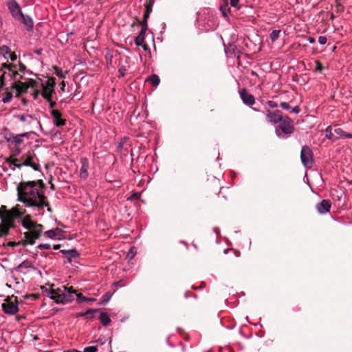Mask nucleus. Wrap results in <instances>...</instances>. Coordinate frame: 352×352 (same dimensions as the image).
I'll use <instances>...</instances> for the list:
<instances>
[{
  "instance_id": "nucleus-1",
  "label": "nucleus",
  "mask_w": 352,
  "mask_h": 352,
  "mask_svg": "<svg viewBox=\"0 0 352 352\" xmlns=\"http://www.w3.org/2000/svg\"><path fill=\"white\" fill-rule=\"evenodd\" d=\"M17 194L18 200L27 207H34L36 214H43L45 207H47L48 212H52L47 197L44 195L42 182H21L17 186Z\"/></svg>"
},
{
  "instance_id": "nucleus-2",
  "label": "nucleus",
  "mask_w": 352,
  "mask_h": 352,
  "mask_svg": "<svg viewBox=\"0 0 352 352\" xmlns=\"http://www.w3.org/2000/svg\"><path fill=\"white\" fill-rule=\"evenodd\" d=\"M55 85L56 82L55 78H51L45 82H44L42 79L38 78L36 80H30L28 82V87H30L32 88H41V96L47 101H50L54 93ZM12 87V88L16 89L18 94L25 91V89L27 88V86L20 82H14Z\"/></svg>"
},
{
  "instance_id": "nucleus-3",
  "label": "nucleus",
  "mask_w": 352,
  "mask_h": 352,
  "mask_svg": "<svg viewBox=\"0 0 352 352\" xmlns=\"http://www.w3.org/2000/svg\"><path fill=\"white\" fill-rule=\"evenodd\" d=\"M24 214L21 217L16 219H20L21 226L28 230L24 234L25 239L23 245H34L35 240L40 237L43 232V226L32 221L30 215L24 216Z\"/></svg>"
},
{
  "instance_id": "nucleus-4",
  "label": "nucleus",
  "mask_w": 352,
  "mask_h": 352,
  "mask_svg": "<svg viewBox=\"0 0 352 352\" xmlns=\"http://www.w3.org/2000/svg\"><path fill=\"white\" fill-rule=\"evenodd\" d=\"M76 290L72 287L61 285L54 287L52 285L48 292L49 297L54 300L56 304L66 305L75 299Z\"/></svg>"
},
{
  "instance_id": "nucleus-5",
  "label": "nucleus",
  "mask_w": 352,
  "mask_h": 352,
  "mask_svg": "<svg viewBox=\"0 0 352 352\" xmlns=\"http://www.w3.org/2000/svg\"><path fill=\"white\" fill-rule=\"evenodd\" d=\"M16 118L23 122L24 125L29 126L30 128L41 126L40 122L34 116L28 113H23L16 116Z\"/></svg>"
},
{
  "instance_id": "nucleus-6",
  "label": "nucleus",
  "mask_w": 352,
  "mask_h": 352,
  "mask_svg": "<svg viewBox=\"0 0 352 352\" xmlns=\"http://www.w3.org/2000/svg\"><path fill=\"white\" fill-rule=\"evenodd\" d=\"M278 128L285 134H291L294 131L293 120L287 116H283L278 122Z\"/></svg>"
},
{
  "instance_id": "nucleus-7",
  "label": "nucleus",
  "mask_w": 352,
  "mask_h": 352,
  "mask_svg": "<svg viewBox=\"0 0 352 352\" xmlns=\"http://www.w3.org/2000/svg\"><path fill=\"white\" fill-rule=\"evenodd\" d=\"M223 3L220 6L219 10L223 15V16L226 19L228 17V12L230 10V6L232 8H236V10H240L239 1L240 0H222Z\"/></svg>"
},
{
  "instance_id": "nucleus-8",
  "label": "nucleus",
  "mask_w": 352,
  "mask_h": 352,
  "mask_svg": "<svg viewBox=\"0 0 352 352\" xmlns=\"http://www.w3.org/2000/svg\"><path fill=\"white\" fill-rule=\"evenodd\" d=\"M300 159L305 167H311L312 164V152L307 146H303L301 149Z\"/></svg>"
},
{
  "instance_id": "nucleus-9",
  "label": "nucleus",
  "mask_w": 352,
  "mask_h": 352,
  "mask_svg": "<svg viewBox=\"0 0 352 352\" xmlns=\"http://www.w3.org/2000/svg\"><path fill=\"white\" fill-rule=\"evenodd\" d=\"M8 9L12 14V16L16 20H21V17H23V12L21 9L16 2V0H10L8 3Z\"/></svg>"
},
{
  "instance_id": "nucleus-10",
  "label": "nucleus",
  "mask_w": 352,
  "mask_h": 352,
  "mask_svg": "<svg viewBox=\"0 0 352 352\" xmlns=\"http://www.w3.org/2000/svg\"><path fill=\"white\" fill-rule=\"evenodd\" d=\"M54 124L58 127L63 126L66 124V120L63 118L61 112L57 109H52L50 111Z\"/></svg>"
},
{
  "instance_id": "nucleus-11",
  "label": "nucleus",
  "mask_w": 352,
  "mask_h": 352,
  "mask_svg": "<svg viewBox=\"0 0 352 352\" xmlns=\"http://www.w3.org/2000/svg\"><path fill=\"white\" fill-rule=\"evenodd\" d=\"M26 136V133L22 134H14L10 133L7 137L6 140L8 143L11 145H14V147L19 146L23 142V138Z\"/></svg>"
},
{
  "instance_id": "nucleus-12",
  "label": "nucleus",
  "mask_w": 352,
  "mask_h": 352,
  "mask_svg": "<svg viewBox=\"0 0 352 352\" xmlns=\"http://www.w3.org/2000/svg\"><path fill=\"white\" fill-rule=\"evenodd\" d=\"M60 252L63 254V257L65 259V262L71 263L79 257L80 254L76 249L71 250H61Z\"/></svg>"
},
{
  "instance_id": "nucleus-13",
  "label": "nucleus",
  "mask_w": 352,
  "mask_h": 352,
  "mask_svg": "<svg viewBox=\"0 0 352 352\" xmlns=\"http://www.w3.org/2000/svg\"><path fill=\"white\" fill-rule=\"evenodd\" d=\"M44 234L47 238L52 239L60 240L64 238V231L59 228L47 230Z\"/></svg>"
},
{
  "instance_id": "nucleus-14",
  "label": "nucleus",
  "mask_w": 352,
  "mask_h": 352,
  "mask_svg": "<svg viewBox=\"0 0 352 352\" xmlns=\"http://www.w3.org/2000/svg\"><path fill=\"white\" fill-rule=\"evenodd\" d=\"M266 116L269 122L272 124H277L278 123L279 120H282V117L283 116L280 110H276L273 111L267 110Z\"/></svg>"
},
{
  "instance_id": "nucleus-15",
  "label": "nucleus",
  "mask_w": 352,
  "mask_h": 352,
  "mask_svg": "<svg viewBox=\"0 0 352 352\" xmlns=\"http://www.w3.org/2000/svg\"><path fill=\"white\" fill-rule=\"evenodd\" d=\"M146 30H147V25L146 23L142 24L141 31L135 38V44L137 46H142L144 50L147 49L146 44H144V35H145V32H146Z\"/></svg>"
},
{
  "instance_id": "nucleus-16",
  "label": "nucleus",
  "mask_w": 352,
  "mask_h": 352,
  "mask_svg": "<svg viewBox=\"0 0 352 352\" xmlns=\"http://www.w3.org/2000/svg\"><path fill=\"white\" fill-rule=\"evenodd\" d=\"M81 167L80 169V177L85 180L88 177V169L89 167V160L87 157H82L80 159Z\"/></svg>"
},
{
  "instance_id": "nucleus-17",
  "label": "nucleus",
  "mask_w": 352,
  "mask_h": 352,
  "mask_svg": "<svg viewBox=\"0 0 352 352\" xmlns=\"http://www.w3.org/2000/svg\"><path fill=\"white\" fill-rule=\"evenodd\" d=\"M2 309L6 314L10 315H14L19 311L17 305L10 301H7L2 304Z\"/></svg>"
},
{
  "instance_id": "nucleus-18",
  "label": "nucleus",
  "mask_w": 352,
  "mask_h": 352,
  "mask_svg": "<svg viewBox=\"0 0 352 352\" xmlns=\"http://www.w3.org/2000/svg\"><path fill=\"white\" fill-rule=\"evenodd\" d=\"M14 166H17L18 168H21V166H30L32 167L34 170H38V168H39V165L36 164L34 161H33V157H31V156H28L27 157H25L23 162L19 164H16L15 162H14Z\"/></svg>"
},
{
  "instance_id": "nucleus-19",
  "label": "nucleus",
  "mask_w": 352,
  "mask_h": 352,
  "mask_svg": "<svg viewBox=\"0 0 352 352\" xmlns=\"http://www.w3.org/2000/svg\"><path fill=\"white\" fill-rule=\"evenodd\" d=\"M239 93L240 97L244 104L251 106L255 102L253 95L248 94L245 89H242Z\"/></svg>"
},
{
  "instance_id": "nucleus-20",
  "label": "nucleus",
  "mask_w": 352,
  "mask_h": 352,
  "mask_svg": "<svg viewBox=\"0 0 352 352\" xmlns=\"http://www.w3.org/2000/svg\"><path fill=\"white\" fill-rule=\"evenodd\" d=\"M331 208V202L329 200L324 199L317 204L316 208L318 212L320 214H325L328 212Z\"/></svg>"
},
{
  "instance_id": "nucleus-21",
  "label": "nucleus",
  "mask_w": 352,
  "mask_h": 352,
  "mask_svg": "<svg viewBox=\"0 0 352 352\" xmlns=\"http://www.w3.org/2000/svg\"><path fill=\"white\" fill-rule=\"evenodd\" d=\"M20 21L24 24L28 31H31L32 30L33 21L30 16L23 14V17H21Z\"/></svg>"
},
{
  "instance_id": "nucleus-22",
  "label": "nucleus",
  "mask_w": 352,
  "mask_h": 352,
  "mask_svg": "<svg viewBox=\"0 0 352 352\" xmlns=\"http://www.w3.org/2000/svg\"><path fill=\"white\" fill-rule=\"evenodd\" d=\"M334 133L338 136V138H351L352 134L344 132L340 128H336L334 129Z\"/></svg>"
},
{
  "instance_id": "nucleus-23",
  "label": "nucleus",
  "mask_w": 352,
  "mask_h": 352,
  "mask_svg": "<svg viewBox=\"0 0 352 352\" xmlns=\"http://www.w3.org/2000/svg\"><path fill=\"white\" fill-rule=\"evenodd\" d=\"M112 294L109 292H106L101 298L100 301L98 302L99 305H106L111 300Z\"/></svg>"
},
{
  "instance_id": "nucleus-24",
  "label": "nucleus",
  "mask_w": 352,
  "mask_h": 352,
  "mask_svg": "<svg viewBox=\"0 0 352 352\" xmlns=\"http://www.w3.org/2000/svg\"><path fill=\"white\" fill-rule=\"evenodd\" d=\"M100 320L102 324L105 327L109 325L111 322V319H110L109 316L107 313H104V312H102L100 314Z\"/></svg>"
},
{
  "instance_id": "nucleus-25",
  "label": "nucleus",
  "mask_w": 352,
  "mask_h": 352,
  "mask_svg": "<svg viewBox=\"0 0 352 352\" xmlns=\"http://www.w3.org/2000/svg\"><path fill=\"white\" fill-rule=\"evenodd\" d=\"M146 81L157 87L160 82V79L157 75L153 74L146 79Z\"/></svg>"
},
{
  "instance_id": "nucleus-26",
  "label": "nucleus",
  "mask_w": 352,
  "mask_h": 352,
  "mask_svg": "<svg viewBox=\"0 0 352 352\" xmlns=\"http://www.w3.org/2000/svg\"><path fill=\"white\" fill-rule=\"evenodd\" d=\"M280 33V30H272V32L270 34V38L271 39V41L272 42L276 41L278 38Z\"/></svg>"
},
{
  "instance_id": "nucleus-27",
  "label": "nucleus",
  "mask_w": 352,
  "mask_h": 352,
  "mask_svg": "<svg viewBox=\"0 0 352 352\" xmlns=\"http://www.w3.org/2000/svg\"><path fill=\"white\" fill-rule=\"evenodd\" d=\"M10 49L6 45H3L0 47V54L3 56L5 58H8V55L10 53Z\"/></svg>"
},
{
  "instance_id": "nucleus-28",
  "label": "nucleus",
  "mask_w": 352,
  "mask_h": 352,
  "mask_svg": "<svg viewBox=\"0 0 352 352\" xmlns=\"http://www.w3.org/2000/svg\"><path fill=\"white\" fill-rule=\"evenodd\" d=\"M13 97V94L11 91H6L5 96L2 98L1 101L3 103H8L10 102Z\"/></svg>"
},
{
  "instance_id": "nucleus-29",
  "label": "nucleus",
  "mask_w": 352,
  "mask_h": 352,
  "mask_svg": "<svg viewBox=\"0 0 352 352\" xmlns=\"http://www.w3.org/2000/svg\"><path fill=\"white\" fill-rule=\"evenodd\" d=\"M75 297L76 298V302L78 303H82V302H87V297L84 296L82 294L80 293H77L76 292V294H75Z\"/></svg>"
},
{
  "instance_id": "nucleus-30",
  "label": "nucleus",
  "mask_w": 352,
  "mask_h": 352,
  "mask_svg": "<svg viewBox=\"0 0 352 352\" xmlns=\"http://www.w3.org/2000/svg\"><path fill=\"white\" fill-rule=\"evenodd\" d=\"M326 138L329 140H333V135L332 133V128L331 126H328L326 129Z\"/></svg>"
},
{
  "instance_id": "nucleus-31",
  "label": "nucleus",
  "mask_w": 352,
  "mask_h": 352,
  "mask_svg": "<svg viewBox=\"0 0 352 352\" xmlns=\"http://www.w3.org/2000/svg\"><path fill=\"white\" fill-rule=\"evenodd\" d=\"M54 74L57 76L60 77V78H65V75L63 74V72L62 71L61 69L58 68L56 66H54Z\"/></svg>"
},
{
  "instance_id": "nucleus-32",
  "label": "nucleus",
  "mask_w": 352,
  "mask_h": 352,
  "mask_svg": "<svg viewBox=\"0 0 352 352\" xmlns=\"http://www.w3.org/2000/svg\"><path fill=\"white\" fill-rule=\"evenodd\" d=\"M98 351V348L96 346H87L84 349V350L81 352H96Z\"/></svg>"
},
{
  "instance_id": "nucleus-33",
  "label": "nucleus",
  "mask_w": 352,
  "mask_h": 352,
  "mask_svg": "<svg viewBox=\"0 0 352 352\" xmlns=\"http://www.w3.org/2000/svg\"><path fill=\"white\" fill-rule=\"evenodd\" d=\"M15 67H16L15 65H12L3 64V67L8 69L9 70V72H12L13 73V75H15L17 74V72L14 70Z\"/></svg>"
},
{
  "instance_id": "nucleus-34",
  "label": "nucleus",
  "mask_w": 352,
  "mask_h": 352,
  "mask_svg": "<svg viewBox=\"0 0 352 352\" xmlns=\"http://www.w3.org/2000/svg\"><path fill=\"white\" fill-rule=\"evenodd\" d=\"M34 89V98L36 99L37 97L41 94V88H32Z\"/></svg>"
},
{
  "instance_id": "nucleus-35",
  "label": "nucleus",
  "mask_w": 352,
  "mask_h": 352,
  "mask_svg": "<svg viewBox=\"0 0 352 352\" xmlns=\"http://www.w3.org/2000/svg\"><path fill=\"white\" fill-rule=\"evenodd\" d=\"M50 247L49 243H41L38 245V248L40 250H48Z\"/></svg>"
},
{
  "instance_id": "nucleus-36",
  "label": "nucleus",
  "mask_w": 352,
  "mask_h": 352,
  "mask_svg": "<svg viewBox=\"0 0 352 352\" xmlns=\"http://www.w3.org/2000/svg\"><path fill=\"white\" fill-rule=\"evenodd\" d=\"M280 107L285 110H289L291 109L289 104L286 102H280Z\"/></svg>"
},
{
  "instance_id": "nucleus-37",
  "label": "nucleus",
  "mask_w": 352,
  "mask_h": 352,
  "mask_svg": "<svg viewBox=\"0 0 352 352\" xmlns=\"http://www.w3.org/2000/svg\"><path fill=\"white\" fill-rule=\"evenodd\" d=\"M327 37L324 36H320L318 37V43L320 45H324L327 43Z\"/></svg>"
},
{
  "instance_id": "nucleus-38",
  "label": "nucleus",
  "mask_w": 352,
  "mask_h": 352,
  "mask_svg": "<svg viewBox=\"0 0 352 352\" xmlns=\"http://www.w3.org/2000/svg\"><path fill=\"white\" fill-rule=\"evenodd\" d=\"M23 243H24V240H22L21 242H19V243L10 241L7 243V245L10 246V247H14V246L20 245V244H22L23 245Z\"/></svg>"
},
{
  "instance_id": "nucleus-39",
  "label": "nucleus",
  "mask_w": 352,
  "mask_h": 352,
  "mask_svg": "<svg viewBox=\"0 0 352 352\" xmlns=\"http://www.w3.org/2000/svg\"><path fill=\"white\" fill-rule=\"evenodd\" d=\"M7 56H8V58H10L12 61H14L17 58L15 53H14L12 52H10V53Z\"/></svg>"
},
{
  "instance_id": "nucleus-40",
  "label": "nucleus",
  "mask_w": 352,
  "mask_h": 352,
  "mask_svg": "<svg viewBox=\"0 0 352 352\" xmlns=\"http://www.w3.org/2000/svg\"><path fill=\"white\" fill-rule=\"evenodd\" d=\"M118 72L120 73V76L123 77L125 75L126 67L124 66H122L119 68Z\"/></svg>"
},
{
  "instance_id": "nucleus-41",
  "label": "nucleus",
  "mask_w": 352,
  "mask_h": 352,
  "mask_svg": "<svg viewBox=\"0 0 352 352\" xmlns=\"http://www.w3.org/2000/svg\"><path fill=\"white\" fill-rule=\"evenodd\" d=\"M316 71H318V72H322V69H323V67L322 65H321V63L319 62V61H316Z\"/></svg>"
},
{
  "instance_id": "nucleus-42",
  "label": "nucleus",
  "mask_w": 352,
  "mask_h": 352,
  "mask_svg": "<svg viewBox=\"0 0 352 352\" xmlns=\"http://www.w3.org/2000/svg\"><path fill=\"white\" fill-rule=\"evenodd\" d=\"M148 16H149V12L147 10V12H145L144 14V19H143V21L141 23V25L142 24H145V23L147 25V19L148 18Z\"/></svg>"
},
{
  "instance_id": "nucleus-43",
  "label": "nucleus",
  "mask_w": 352,
  "mask_h": 352,
  "mask_svg": "<svg viewBox=\"0 0 352 352\" xmlns=\"http://www.w3.org/2000/svg\"><path fill=\"white\" fill-rule=\"evenodd\" d=\"M290 109L292 110V112L296 114H298L300 111V109L298 106L291 108Z\"/></svg>"
},
{
  "instance_id": "nucleus-44",
  "label": "nucleus",
  "mask_w": 352,
  "mask_h": 352,
  "mask_svg": "<svg viewBox=\"0 0 352 352\" xmlns=\"http://www.w3.org/2000/svg\"><path fill=\"white\" fill-rule=\"evenodd\" d=\"M96 309H88L87 311H85V313H82L80 314V316H85V315H87V314H92L94 312H96Z\"/></svg>"
},
{
  "instance_id": "nucleus-45",
  "label": "nucleus",
  "mask_w": 352,
  "mask_h": 352,
  "mask_svg": "<svg viewBox=\"0 0 352 352\" xmlns=\"http://www.w3.org/2000/svg\"><path fill=\"white\" fill-rule=\"evenodd\" d=\"M268 104L271 108H274V107H278V104L274 101H269Z\"/></svg>"
},
{
  "instance_id": "nucleus-46",
  "label": "nucleus",
  "mask_w": 352,
  "mask_h": 352,
  "mask_svg": "<svg viewBox=\"0 0 352 352\" xmlns=\"http://www.w3.org/2000/svg\"><path fill=\"white\" fill-rule=\"evenodd\" d=\"M49 102H50L49 106H50V108L51 109V110L54 109V108L55 107L56 103L54 101H52V99Z\"/></svg>"
},
{
  "instance_id": "nucleus-47",
  "label": "nucleus",
  "mask_w": 352,
  "mask_h": 352,
  "mask_svg": "<svg viewBox=\"0 0 352 352\" xmlns=\"http://www.w3.org/2000/svg\"><path fill=\"white\" fill-rule=\"evenodd\" d=\"M140 197V194L138 192H135L131 195V198L132 199H138Z\"/></svg>"
},
{
  "instance_id": "nucleus-48",
  "label": "nucleus",
  "mask_w": 352,
  "mask_h": 352,
  "mask_svg": "<svg viewBox=\"0 0 352 352\" xmlns=\"http://www.w3.org/2000/svg\"><path fill=\"white\" fill-rule=\"evenodd\" d=\"M42 51L43 50L41 48L40 49H37V50H35L34 51V52L36 54V55H41L42 54Z\"/></svg>"
},
{
  "instance_id": "nucleus-49",
  "label": "nucleus",
  "mask_w": 352,
  "mask_h": 352,
  "mask_svg": "<svg viewBox=\"0 0 352 352\" xmlns=\"http://www.w3.org/2000/svg\"><path fill=\"white\" fill-rule=\"evenodd\" d=\"M63 352H81V351H78L77 349H68V350H65Z\"/></svg>"
},
{
  "instance_id": "nucleus-50",
  "label": "nucleus",
  "mask_w": 352,
  "mask_h": 352,
  "mask_svg": "<svg viewBox=\"0 0 352 352\" xmlns=\"http://www.w3.org/2000/svg\"><path fill=\"white\" fill-rule=\"evenodd\" d=\"M65 83L64 81H62L60 83V90L62 91H65Z\"/></svg>"
},
{
  "instance_id": "nucleus-51",
  "label": "nucleus",
  "mask_w": 352,
  "mask_h": 352,
  "mask_svg": "<svg viewBox=\"0 0 352 352\" xmlns=\"http://www.w3.org/2000/svg\"><path fill=\"white\" fill-rule=\"evenodd\" d=\"M307 40L310 43H314L316 41L315 38L313 37H309Z\"/></svg>"
},
{
  "instance_id": "nucleus-52",
  "label": "nucleus",
  "mask_w": 352,
  "mask_h": 352,
  "mask_svg": "<svg viewBox=\"0 0 352 352\" xmlns=\"http://www.w3.org/2000/svg\"><path fill=\"white\" fill-rule=\"evenodd\" d=\"M96 300V299L94 298H87V302H94Z\"/></svg>"
},
{
  "instance_id": "nucleus-53",
  "label": "nucleus",
  "mask_w": 352,
  "mask_h": 352,
  "mask_svg": "<svg viewBox=\"0 0 352 352\" xmlns=\"http://www.w3.org/2000/svg\"><path fill=\"white\" fill-rule=\"evenodd\" d=\"M276 135L278 137V138H281V133L279 131L278 129H276Z\"/></svg>"
},
{
  "instance_id": "nucleus-54",
  "label": "nucleus",
  "mask_w": 352,
  "mask_h": 352,
  "mask_svg": "<svg viewBox=\"0 0 352 352\" xmlns=\"http://www.w3.org/2000/svg\"><path fill=\"white\" fill-rule=\"evenodd\" d=\"M230 47L232 48V50H233V54L234 55H236V53H235L236 47L235 46L232 47V45H230Z\"/></svg>"
},
{
  "instance_id": "nucleus-55",
  "label": "nucleus",
  "mask_w": 352,
  "mask_h": 352,
  "mask_svg": "<svg viewBox=\"0 0 352 352\" xmlns=\"http://www.w3.org/2000/svg\"><path fill=\"white\" fill-rule=\"evenodd\" d=\"M60 245H54V250H58L60 248Z\"/></svg>"
},
{
  "instance_id": "nucleus-56",
  "label": "nucleus",
  "mask_w": 352,
  "mask_h": 352,
  "mask_svg": "<svg viewBox=\"0 0 352 352\" xmlns=\"http://www.w3.org/2000/svg\"><path fill=\"white\" fill-rule=\"evenodd\" d=\"M123 146V144L122 142H120L118 146V148L120 149Z\"/></svg>"
},
{
  "instance_id": "nucleus-57",
  "label": "nucleus",
  "mask_w": 352,
  "mask_h": 352,
  "mask_svg": "<svg viewBox=\"0 0 352 352\" xmlns=\"http://www.w3.org/2000/svg\"><path fill=\"white\" fill-rule=\"evenodd\" d=\"M20 67H21L22 70L25 69V67L23 64H21Z\"/></svg>"
},
{
  "instance_id": "nucleus-58",
  "label": "nucleus",
  "mask_w": 352,
  "mask_h": 352,
  "mask_svg": "<svg viewBox=\"0 0 352 352\" xmlns=\"http://www.w3.org/2000/svg\"><path fill=\"white\" fill-rule=\"evenodd\" d=\"M211 28L210 26L204 28L205 30H209Z\"/></svg>"
},
{
  "instance_id": "nucleus-59",
  "label": "nucleus",
  "mask_w": 352,
  "mask_h": 352,
  "mask_svg": "<svg viewBox=\"0 0 352 352\" xmlns=\"http://www.w3.org/2000/svg\"><path fill=\"white\" fill-rule=\"evenodd\" d=\"M214 231L217 234V232L219 231V229L217 228H215L214 229Z\"/></svg>"
}]
</instances>
